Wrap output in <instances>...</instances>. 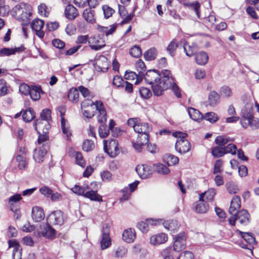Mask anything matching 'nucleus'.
I'll return each mask as SVG.
<instances>
[{
	"mask_svg": "<svg viewBox=\"0 0 259 259\" xmlns=\"http://www.w3.org/2000/svg\"><path fill=\"white\" fill-rule=\"evenodd\" d=\"M127 249L123 245H119L114 247L111 252L112 256L114 258H122L126 257Z\"/></svg>",
	"mask_w": 259,
	"mask_h": 259,
	"instance_id": "nucleus-18",
	"label": "nucleus"
},
{
	"mask_svg": "<svg viewBox=\"0 0 259 259\" xmlns=\"http://www.w3.org/2000/svg\"><path fill=\"white\" fill-rule=\"evenodd\" d=\"M61 127L63 133L66 135L67 139L69 140L71 134L70 130L69 124L65 118H62L61 120Z\"/></svg>",
	"mask_w": 259,
	"mask_h": 259,
	"instance_id": "nucleus-37",
	"label": "nucleus"
},
{
	"mask_svg": "<svg viewBox=\"0 0 259 259\" xmlns=\"http://www.w3.org/2000/svg\"><path fill=\"white\" fill-rule=\"evenodd\" d=\"M208 56L207 54L203 51H201L196 54L195 61L199 65H205L208 62Z\"/></svg>",
	"mask_w": 259,
	"mask_h": 259,
	"instance_id": "nucleus-30",
	"label": "nucleus"
},
{
	"mask_svg": "<svg viewBox=\"0 0 259 259\" xmlns=\"http://www.w3.org/2000/svg\"><path fill=\"white\" fill-rule=\"evenodd\" d=\"M215 194V190L214 188H211L207 191L200 194L199 196H202V198L203 199H205L208 201L212 202L213 200Z\"/></svg>",
	"mask_w": 259,
	"mask_h": 259,
	"instance_id": "nucleus-36",
	"label": "nucleus"
},
{
	"mask_svg": "<svg viewBox=\"0 0 259 259\" xmlns=\"http://www.w3.org/2000/svg\"><path fill=\"white\" fill-rule=\"evenodd\" d=\"M42 93V91L39 86L32 85L31 87L30 95L31 98L34 101L38 100L40 98V94Z\"/></svg>",
	"mask_w": 259,
	"mask_h": 259,
	"instance_id": "nucleus-33",
	"label": "nucleus"
},
{
	"mask_svg": "<svg viewBox=\"0 0 259 259\" xmlns=\"http://www.w3.org/2000/svg\"><path fill=\"white\" fill-rule=\"evenodd\" d=\"M167 240V235L161 233L152 236L150 239V242L152 245H157L164 243Z\"/></svg>",
	"mask_w": 259,
	"mask_h": 259,
	"instance_id": "nucleus-21",
	"label": "nucleus"
},
{
	"mask_svg": "<svg viewBox=\"0 0 259 259\" xmlns=\"http://www.w3.org/2000/svg\"><path fill=\"white\" fill-rule=\"evenodd\" d=\"M250 214L246 210L242 209L232 215L229 219L230 225L235 226L236 221L242 226H246L250 222Z\"/></svg>",
	"mask_w": 259,
	"mask_h": 259,
	"instance_id": "nucleus-5",
	"label": "nucleus"
},
{
	"mask_svg": "<svg viewBox=\"0 0 259 259\" xmlns=\"http://www.w3.org/2000/svg\"><path fill=\"white\" fill-rule=\"evenodd\" d=\"M163 161L168 166H172L178 163L179 158L173 155L167 154L164 156Z\"/></svg>",
	"mask_w": 259,
	"mask_h": 259,
	"instance_id": "nucleus-38",
	"label": "nucleus"
},
{
	"mask_svg": "<svg viewBox=\"0 0 259 259\" xmlns=\"http://www.w3.org/2000/svg\"><path fill=\"white\" fill-rule=\"evenodd\" d=\"M220 94L214 91H211L208 95V102L211 106H215L218 104L220 98Z\"/></svg>",
	"mask_w": 259,
	"mask_h": 259,
	"instance_id": "nucleus-34",
	"label": "nucleus"
},
{
	"mask_svg": "<svg viewBox=\"0 0 259 259\" xmlns=\"http://www.w3.org/2000/svg\"><path fill=\"white\" fill-rule=\"evenodd\" d=\"M241 201L239 197L235 196L232 199L229 212L231 214H233L237 212L240 208Z\"/></svg>",
	"mask_w": 259,
	"mask_h": 259,
	"instance_id": "nucleus-26",
	"label": "nucleus"
},
{
	"mask_svg": "<svg viewBox=\"0 0 259 259\" xmlns=\"http://www.w3.org/2000/svg\"><path fill=\"white\" fill-rule=\"evenodd\" d=\"M211 153L214 157H220L225 154V151L224 148L217 146L212 149Z\"/></svg>",
	"mask_w": 259,
	"mask_h": 259,
	"instance_id": "nucleus-60",
	"label": "nucleus"
},
{
	"mask_svg": "<svg viewBox=\"0 0 259 259\" xmlns=\"http://www.w3.org/2000/svg\"><path fill=\"white\" fill-rule=\"evenodd\" d=\"M220 95L222 98H229L232 96L233 92L231 88L227 85L222 87L219 91Z\"/></svg>",
	"mask_w": 259,
	"mask_h": 259,
	"instance_id": "nucleus-41",
	"label": "nucleus"
},
{
	"mask_svg": "<svg viewBox=\"0 0 259 259\" xmlns=\"http://www.w3.org/2000/svg\"><path fill=\"white\" fill-rule=\"evenodd\" d=\"M22 199L20 194H16L11 196L9 199V203L12 211H14V205Z\"/></svg>",
	"mask_w": 259,
	"mask_h": 259,
	"instance_id": "nucleus-52",
	"label": "nucleus"
},
{
	"mask_svg": "<svg viewBox=\"0 0 259 259\" xmlns=\"http://www.w3.org/2000/svg\"><path fill=\"white\" fill-rule=\"evenodd\" d=\"M188 112L190 117L195 121L200 122L203 119V115L201 113L194 108H188Z\"/></svg>",
	"mask_w": 259,
	"mask_h": 259,
	"instance_id": "nucleus-32",
	"label": "nucleus"
},
{
	"mask_svg": "<svg viewBox=\"0 0 259 259\" xmlns=\"http://www.w3.org/2000/svg\"><path fill=\"white\" fill-rule=\"evenodd\" d=\"M78 14L77 10L73 5H68L66 7L65 15L68 19L73 20L78 16Z\"/></svg>",
	"mask_w": 259,
	"mask_h": 259,
	"instance_id": "nucleus-27",
	"label": "nucleus"
},
{
	"mask_svg": "<svg viewBox=\"0 0 259 259\" xmlns=\"http://www.w3.org/2000/svg\"><path fill=\"white\" fill-rule=\"evenodd\" d=\"M35 130L38 134L42 132V133H48L49 130L51 127V125L47 120H42L37 119L34 124Z\"/></svg>",
	"mask_w": 259,
	"mask_h": 259,
	"instance_id": "nucleus-17",
	"label": "nucleus"
},
{
	"mask_svg": "<svg viewBox=\"0 0 259 259\" xmlns=\"http://www.w3.org/2000/svg\"><path fill=\"white\" fill-rule=\"evenodd\" d=\"M89 44L90 48L94 50L98 51L102 49L105 44L103 42L102 44H100L99 40L98 38L96 37H93L91 38V39L89 40Z\"/></svg>",
	"mask_w": 259,
	"mask_h": 259,
	"instance_id": "nucleus-35",
	"label": "nucleus"
},
{
	"mask_svg": "<svg viewBox=\"0 0 259 259\" xmlns=\"http://www.w3.org/2000/svg\"><path fill=\"white\" fill-rule=\"evenodd\" d=\"M13 16L23 22H28L31 16L30 7L25 4H20L16 5L12 10Z\"/></svg>",
	"mask_w": 259,
	"mask_h": 259,
	"instance_id": "nucleus-4",
	"label": "nucleus"
},
{
	"mask_svg": "<svg viewBox=\"0 0 259 259\" xmlns=\"http://www.w3.org/2000/svg\"><path fill=\"white\" fill-rule=\"evenodd\" d=\"M127 124L138 134L136 141H133L132 144L136 151L141 152L143 146L147 144L149 141V133L152 130V127L148 123L141 122L138 118L129 119Z\"/></svg>",
	"mask_w": 259,
	"mask_h": 259,
	"instance_id": "nucleus-2",
	"label": "nucleus"
},
{
	"mask_svg": "<svg viewBox=\"0 0 259 259\" xmlns=\"http://www.w3.org/2000/svg\"><path fill=\"white\" fill-rule=\"evenodd\" d=\"M96 106V110H97L99 112L97 117L98 121L99 123H101V124H104L106 121L107 118L106 112L104 109L103 104L101 101H97Z\"/></svg>",
	"mask_w": 259,
	"mask_h": 259,
	"instance_id": "nucleus-19",
	"label": "nucleus"
},
{
	"mask_svg": "<svg viewBox=\"0 0 259 259\" xmlns=\"http://www.w3.org/2000/svg\"><path fill=\"white\" fill-rule=\"evenodd\" d=\"M104 150L111 157H115L119 153L118 142L115 139H111L110 141L104 140Z\"/></svg>",
	"mask_w": 259,
	"mask_h": 259,
	"instance_id": "nucleus-7",
	"label": "nucleus"
},
{
	"mask_svg": "<svg viewBox=\"0 0 259 259\" xmlns=\"http://www.w3.org/2000/svg\"><path fill=\"white\" fill-rule=\"evenodd\" d=\"M170 76V71L164 70L161 74L156 70H149L147 71L144 77L145 81L152 85V89L154 95L160 96L163 92L168 89L170 85L171 78Z\"/></svg>",
	"mask_w": 259,
	"mask_h": 259,
	"instance_id": "nucleus-1",
	"label": "nucleus"
},
{
	"mask_svg": "<svg viewBox=\"0 0 259 259\" xmlns=\"http://www.w3.org/2000/svg\"><path fill=\"white\" fill-rule=\"evenodd\" d=\"M51 224L42 223L40 226L39 233L47 238L52 239L55 236L56 231L51 226Z\"/></svg>",
	"mask_w": 259,
	"mask_h": 259,
	"instance_id": "nucleus-12",
	"label": "nucleus"
},
{
	"mask_svg": "<svg viewBox=\"0 0 259 259\" xmlns=\"http://www.w3.org/2000/svg\"><path fill=\"white\" fill-rule=\"evenodd\" d=\"M155 170L160 174L166 175L170 171L169 168L162 163H156L153 164Z\"/></svg>",
	"mask_w": 259,
	"mask_h": 259,
	"instance_id": "nucleus-46",
	"label": "nucleus"
},
{
	"mask_svg": "<svg viewBox=\"0 0 259 259\" xmlns=\"http://www.w3.org/2000/svg\"><path fill=\"white\" fill-rule=\"evenodd\" d=\"M169 78H171V81H170V85L169 87H168L169 88H171V90L174 92L176 96L178 97H181V93L180 91L179 88L178 86L176 84V83L174 81V79L172 77L171 73L170 72V76Z\"/></svg>",
	"mask_w": 259,
	"mask_h": 259,
	"instance_id": "nucleus-55",
	"label": "nucleus"
},
{
	"mask_svg": "<svg viewBox=\"0 0 259 259\" xmlns=\"http://www.w3.org/2000/svg\"><path fill=\"white\" fill-rule=\"evenodd\" d=\"M84 197L90 199L92 201L102 202L103 201L102 196L97 193L96 190H91L88 186V190H86Z\"/></svg>",
	"mask_w": 259,
	"mask_h": 259,
	"instance_id": "nucleus-25",
	"label": "nucleus"
},
{
	"mask_svg": "<svg viewBox=\"0 0 259 259\" xmlns=\"http://www.w3.org/2000/svg\"><path fill=\"white\" fill-rule=\"evenodd\" d=\"M24 50V47L21 46L15 48H4L0 50V56H10L15 54L16 52H20Z\"/></svg>",
	"mask_w": 259,
	"mask_h": 259,
	"instance_id": "nucleus-31",
	"label": "nucleus"
},
{
	"mask_svg": "<svg viewBox=\"0 0 259 259\" xmlns=\"http://www.w3.org/2000/svg\"><path fill=\"white\" fill-rule=\"evenodd\" d=\"M9 89L7 82L4 79H0V96H4L8 94Z\"/></svg>",
	"mask_w": 259,
	"mask_h": 259,
	"instance_id": "nucleus-63",
	"label": "nucleus"
},
{
	"mask_svg": "<svg viewBox=\"0 0 259 259\" xmlns=\"http://www.w3.org/2000/svg\"><path fill=\"white\" fill-rule=\"evenodd\" d=\"M135 65L137 71L139 72V76L142 77L144 76L143 72L146 70L145 63L141 60H139L136 62Z\"/></svg>",
	"mask_w": 259,
	"mask_h": 259,
	"instance_id": "nucleus-58",
	"label": "nucleus"
},
{
	"mask_svg": "<svg viewBox=\"0 0 259 259\" xmlns=\"http://www.w3.org/2000/svg\"><path fill=\"white\" fill-rule=\"evenodd\" d=\"M174 137L177 138L175 148L176 150L180 153H186L191 149L189 142L186 140L187 134L181 132H176L172 133Z\"/></svg>",
	"mask_w": 259,
	"mask_h": 259,
	"instance_id": "nucleus-3",
	"label": "nucleus"
},
{
	"mask_svg": "<svg viewBox=\"0 0 259 259\" xmlns=\"http://www.w3.org/2000/svg\"><path fill=\"white\" fill-rule=\"evenodd\" d=\"M48 149V145H46L45 147H39L35 148L33 155L34 160L38 163L42 162L47 152Z\"/></svg>",
	"mask_w": 259,
	"mask_h": 259,
	"instance_id": "nucleus-16",
	"label": "nucleus"
},
{
	"mask_svg": "<svg viewBox=\"0 0 259 259\" xmlns=\"http://www.w3.org/2000/svg\"><path fill=\"white\" fill-rule=\"evenodd\" d=\"M178 47V44L176 39H173L167 46L166 51L171 56L173 57L175 55L176 49Z\"/></svg>",
	"mask_w": 259,
	"mask_h": 259,
	"instance_id": "nucleus-53",
	"label": "nucleus"
},
{
	"mask_svg": "<svg viewBox=\"0 0 259 259\" xmlns=\"http://www.w3.org/2000/svg\"><path fill=\"white\" fill-rule=\"evenodd\" d=\"M16 161L18 163V166L19 169H25L26 167L28 160L25 156L18 154L16 157Z\"/></svg>",
	"mask_w": 259,
	"mask_h": 259,
	"instance_id": "nucleus-39",
	"label": "nucleus"
},
{
	"mask_svg": "<svg viewBox=\"0 0 259 259\" xmlns=\"http://www.w3.org/2000/svg\"><path fill=\"white\" fill-rule=\"evenodd\" d=\"M93 65L97 70L105 72L108 68L109 63L106 57L99 55L96 56Z\"/></svg>",
	"mask_w": 259,
	"mask_h": 259,
	"instance_id": "nucleus-10",
	"label": "nucleus"
},
{
	"mask_svg": "<svg viewBox=\"0 0 259 259\" xmlns=\"http://www.w3.org/2000/svg\"><path fill=\"white\" fill-rule=\"evenodd\" d=\"M130 54L133 57L139 58L142 55V51L139 46H135L130 49Z\"/></svg>",
	"mask_w": 259,
	"mask_h": 259,
	"instance_id": "nucleus-64",
	"label": "nucleus"
},
{
	"mask_svg": "<svg viewBox=\"0 0 259 259\" xmlns=\"http://www.w3.org/2000/svg\"><path fill=\"white\" fill-rule=\"evenodd\" d=\"M95 148L94 142L91 140H85L82 144L83 151L89 152L92 151Z\"/></svg>",
	"mask_w": 259,
	"mask_h": 259,
	"instance_id": "nucleus-57",
	"label": "nucleus"
},
{
	"mask_svg": "<svg viewBox=\"0 0 259 259\" xmlns=\"http://www.w3.org/2000/svg\"><path fill=\"white\" fill-rule=\"evenodd\" d=\"M203 119L208 121L210 123H214L218 120L219 117L215 113L213 112H209L206 113L204 115H203Z\"/></svg>",
	"mask_w": 259,
	"mask_h": 259,
	"instance_id": "nucleus-50",
	"label": "nucleus"
},
{
	"mask_svg": "<svg viewBox=\"0 0 259 259\" xmlns=\"http://www.w3.org/2000/svg\"><path fill=\"white\" fill-rule=\"evenodd\" d=\"M194 209L199 213H206L209 208V205L202 196H199V200L196 201L193 205Z\"/></svg>",
	"mask_w": 259,
	"mask_h": 259,
	"instance_id": "nucleus-15",
	"label": "nucleus"
},
{
	"mask_svg": "<svg viewBox=\"0 0 259 259\" xmlns=\"http://www.w3.org/2000/svg\"><path fill=\"white\" fill-rule=\"evenodd\" d=\"M10 11L9 6L5 5L4 0H0V15L2 16H7Z\"/></svg>",
	"mask_w": 259,
	"mask_h": 259,
	"instance_id": "nucleus-56",
	"label": "nucleus"
},
{
	"mask_svg": "<svg viewBox=\"0 0 259 259\" xmlns=\"http://www.w3.org/2000/svg\"><path fill=\"white\" fill-rule=\"evenodd\" d=\"M157 54V51L156 49L154 48H152L145 52L144 56L146 60L151 61L155 59Z\"/></svg>",
	"mask_w": 259,
	"mask_h": 259,
	"instance_id": "nucleus-47",
	"label": "nucleus"
},
{
	"mask_svg": "<svg viewBox=\"0 0 259 259\" xmlns=\"http://www.w3.org/2000/svg\"><path fill=\"white\" fill-rule=\"evenodd\" d=\"M88 186L87 184H83L82 186L75 185L71 188V190L74 193L78 195L84 196L86 190H88Z\"/></svg>",
	"mask_w": 259,
	"mask_h": 259,
	"instance_id": "nucleus-40",
	"label": "nucleus"
},
{
	"mask_svg": "<svg viewBox=\"0 0 259 259\" xmlns=\"http://www.w3.org/2000/svg\"><path fill=\"white\" fill-rule=\"evenodd\" d=\"M79 91L78 90V89H71L69 90L68 95L69 100L73 102H77L79 99Z\"/></svg>",
	"mask_w": 259,
	"mask_h": 259,
	"instance_id": "nucleus-45",
	"label": "nucleus"
},
{
	"mask_svg": "<svg viewBox=\"0 0 259 259\" xmlns=\"http://www.w3.org/2000/svg\"><path fill=\"white\" fill-rule=\"evenodd\" d=\"M47 222L51 225H58L61 226L64 222L63 213L60 210H57L52 212L47 217Z\"/></svg>",
	"mask_w": 259,
	"mask_h": 259,
	"instance_id": "nucleus-11",
	"label": "nucleus"
},
{
	"mask_svg": "<svg viewBox=\"0 0 259 259\" xmlns=\"http://www.w3.org/2000/svg\"><path fill=\"white\" fill-rule=\"evenodd\" d=\"M97 106L90 107L89 108L82 109V112L83 116L88 118H91L94 115L96 110Z\"/></svg>",
	"mask_w": 259,
	"mask_h": 259,
	"instance_id": "nucleus-54",
	"label": "nucleus"
},
{
	"mask_svg": "<svg viewBox=\"0 0 259 259\" xmlns=\"http://www.w3.org/2000/svg\"><path fill=\"white\" fill-rule=\"evenodd\" d=\"M9 247H13L12 256L17 257V259H21L22 248L19 243L16 240H11L9 241Z\"/></svg>",
	"mask_w": 259,
	"mask_h": 259,
	"instance_id": "nucleus-22",
	"label": "nucleus"
},
{
	"mask_svg": "<svg viewBox=\"0 0 259 259\" xmlns=\"http://www.w3.org/2000/svg\"><path fill=\"white\" fill-rule=\"evenodd\" d=\"M136 170L142 179H147L152 174V169L150 166L147 164L138 165Z\"/></svg>",
	"mask_w": 259,
	"mask_h": 259,
	"instance_id": "nucleus-14",
	"label": "nucleus"
},
{
	"mask_svg": "<svg viewBox=\"0 0 259 259\" xmlns=\"http://www.w3.org/2000/svg\"><path fill=\"white\" fill-rule=\"evenodd\" d=\"M181 42L183 45L184 52L187 56L191 57L197 52L198 48L196 44L193 43L190 44L185 40Z\"/></svg>",
	"mask_w": 259,
	"mask_h": 259,
	"instance_id": "nucleus-23",
	"label": "nucleus"
},
{
	"mask_svg": "<svg viewBox=\"0 0 259 259\" xmlns=\"http://www.w3.org/2000/svg\"><path fill=\"white\" fill-rule=\"evenodd\" d=\"M117 25L116 24H113L108 27L99 26L98 30L103 33H105L106 36L111 34L116 29Z\"/></svg>",
	"mask_w": 259,
	"mask_h": 259,
	"instance_id": "nucleus-48",
	"label": "nucleus"
},
{
	"mask_svg": "<svg viewBox=\"0 0 259 259\" xmlns=\"http://www.w3.org/2000/svg\"><path fill=\"white\" fill-rule=\"evenodd\" d=\"M184 5L187 7L188 8L193 10L195 11L197 17L199 18L200 17V4L198 2H195L193 3H188L184 4Z\"/></svg>",
	"mask_w": 259,
	"mask_h": 259,
	"instance_id": "nucleus-42",
	"label": "nucleus"
},
{
	"mask_svg": "<svg viewBox=\"0 0 259 259\" xmlns=\"http://www.w3.org/2000/svg\"><path fill=\"white\" fill-rule=\"evenodd\" d=\"M163 225L165 229L170 231V234L177 232L180 227V225L175 220L163 221Z\"/></svg>",
	"mask_w": 259,
	"mask_h": 259,
	"instance_id": "nucleus-24",
	"label": "nucleus"
},
{
	"mask_svg": "<svg viewBox=\"0 0 259 259\" xmlns=\"http://www.w3.org/2000/svg\"><path fill=\"white\" fill-rule=\"evenodd\" d=\"M237 232L240 234L241 237L247 243H248L250 244H253L255 242L254 237L252 235L251 233L243 232L239 230H237Z\"/></svg>",
	"mask_w": 259,
	"mask_h": 259,
	"instance_id": "nucleus-49",
	"label": "nucleus"
},
{
	"mask_svg": "<svg viewBox=\"0 0 259 259\" xmlns=\"http://www.w3.org/2000/svg\"><path fill=\"white\" fill-rule=\"evenodd\" d=\"M174 250L179 252L185 249L186 246L187 236L184 232L180 233L173 237Z\"/></svg>",
	"mask_w": 259,
	"mask_h": 259,
	"instance_id": "nucleus-8",
	"label": "nucleus"
},
{
	"mask_svg": "<svg viewBox=\"0 0 259 259\" xmlns=\"http://www.w3.org/2000/svg\"><path fill=\"white\" fill-rule=\"evenodd\" d=\"M44 24V21L38 18L33 20L31 22L32 29L35 31L36 35L39 38H43L44 36L45 33L42 30Z\"/></svg>",
	"mask_w": 259,
	"mask_h": 259,
	"instance_id": "nucleus-13",
	"label": "nucleus"
},
{
	"mask_svg": "<svg viewBox=\"0 0 259 259\" xmlns=\"http://www.w3.org/2000/svg\"><path fill=\"white\" fill-rule=\"evenodd\" d=\"M226 188L230 194H234L237 193L239 189L237 186L233 182H228L226 184Z\"/></svg>",
	"mask_w": 259,
	"mask_h": 259,
	"instance_id": "nucleus-62",
	"label": "nucleus"
},
{
	"mask_svg": "<svg viewBox=\"0 0 259 259\" xmlns=\"http://www.w3.org/2000/svg\"><path fill=\"white\" fill-rule=\"evenodd\" d=\"M240 123L244 128H246L248 126L253 130L259 128V119L253 116L246 119V120H241Z\"/></svg>",
	"mask_w": 259,
	"mask_h": 259,
	"instance_id": "nucleus-20",
	"label": "nucleus"
},
{
	"mask_svg": "<svg viewBox=\"0 0 259 259\" xmlns=\"http://www.w3.org/2000/svg\"><path fill=\"white\" fill-rule=\"evenodd\" d=\"M84 19L88 22L93 23L95 21L94 18V11L91 9H85L83 13Z\"/></svg>",
	"mask_w": 259,
	"mask_h": 259,
	"instance_id": "nucleus-44",
	"label": "nucleus"
},
{
	"mask_svg": "<svg viewBox=\"0 0 259 259\" xmlns=\"http://www.w3.org/2000/svg\"><path fill=\"white\" fill-rule=\"evenodd\" d=\"M45 217L42 209L38 206H35L32 209V218L35 222H40Z\"/></svg>",
	"mask_w": 259,
	"mask_h": 259,
	"instance_id": "nucleus-28",
	"label": "nucleus"
},
{
	"mask_svg": "<svg viewBox=\"0 0 259 259\" xmlns=\"http://www.w3.org/2000/svg\"><path fill=\"white\" fill-rule=\"evenodd\" d=\"M142 77L141 76H139V75H137L135 72L133 71H126L124 74V78L126 79H134L135 78H137V80L135 82L136 84H138L140 81V78Z\"/></svg>",
	"mask_w": 259,
	"mask_h": 259,
	"instance_id": "nucleus-59",
	"label": "nucleus"
},
{
	"mask_svg": "<svg viewBox=\"0 0 259 259\" xmlns=\"http://www.w3.org/2000/svg\"><path fill=\"white\" fill-rule=\"evenodd\" d=\"M78 90L82 95V96L87 99H92L94 95L88 88H85L83 86H79L78 87Z\"/></svg>",
	"mask_w": 259,
	"mask_h": 259,
	"instance_id": "nucleus-51",
	"label": "nucleus"
},
{
	"mask_svg": "<svg viewBox=\"0 0 259 259\" xmlns=\"http://www.w3.org/2000/svg\"><path fill=\"white\" fill-rule=\"evenodd\" d=\"M22 117L24 121L30 122L34 118L35 113L32 109L28 108L23 112Z\"/></svg>",
	"mask_w": 259,
	"mask_h": 259,
	"instance_id": "nucleus-43",
	"label": "nucleus"
},
{
	"mask_svg": "<svg viewBox=\"0 0 259 259\" xmlns=\"http://www.w3.org/2000/svg\"><path fill=\"white\" fill-rule=\"evenodd\" d=\"M101 249L105 250L111 245V239L110 237L109 228L107 225L103 227L100 241Z\"/></svg>",
	"mask_w": 259,
	"mask_h": 259,
	"instance_id": "nucleus-9",
	"label": "nucleus"
},
{
	"mask_svg": "<svg viewBox=\"0 0 259 259\" xmlns=\"http://www.w3.org/2000/svg\"><path fill=\"white\" fill-rule=\"evenodd\" d=\"M230 141V139L226 136H219L216 138L215 142L218 145L224 146Z\"/></svg>",
	"mask_w": 259,
	"mask_h": 259,
	"instance_id": "nucleus-61",
	"label": "nucleus"
},
{
	"mask_svg": "<svg viewBox=\"0 0 259 259\" xmlns=\"http://www.w3.org/2000/svg\"><path fill=\"white\" fill-rule=\"evenodd\" d=\"M136 238V233L132 228L125 230L122 233V239L127 243L133 242Z\"/></svg>",
	"mask_w": 259,
	"mask_h": 259,
	"instance_id": "nucleus-29",
	"label": "nucleus"
},
{
	"mask_svg": "<svg viewBox=\"0 0 259 259\" xmlns=\"http://www.w3.org/2000/svg\"><path fill=\"white\" fill-rule=\"evenodd\" d=\"M242 100L245 104L241 110L242 118L241 120H246V119L252 116L253 101L250 97L245 95L242 97Z\"/></svg>",
	"mask_w": 259,
	"mask_h": 259,
	"instance_id": "nucleus-6",
	"label": "nucleus"
}]
</instances>
